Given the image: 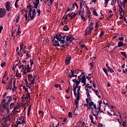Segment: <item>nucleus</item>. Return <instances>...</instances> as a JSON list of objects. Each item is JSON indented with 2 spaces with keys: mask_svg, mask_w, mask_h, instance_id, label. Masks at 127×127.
I'll use <instances>...</instances> for the list:
<instances>
[{
  "mask_svg": "<svg viewBox=\"0 0 127 127\" xmlns=\"http://www.w3.org/2000/svg\"><path fill=\"white\" fill-rule=\"evenodd\" d=\"M29 11L28 16L30 17L31 20H33L35 17V15H36V10H35L34 7L31 4H29Z\"/></svg>",
  "mask_w": 127,
  "mask_h": 127,
  "instance_id": "obj_1",
  "label": "nucleus"
},
{
  "mask_svg": "<svg viewBox=\"0 0 127 127\" xmlns=\"http://www.w3.org/2000/svg\"><path fill=\"white\" fill-rule=\"evenodd\" d=\"M81 90V86L77 85L75 86V84L73 85V94L75 97L77 95V98L80 96V91Z\"/></svg>",
  "mask_w": 127,
  "mask_h": 127,
  "instance_id": "obj_2",
  "label": "nucleus"
},
{
  "mask_svg": "<svg viewBox=\"0 0 127 127\" xmlns=\"http://www.w3.org/2000/svg\"><path fill=\"white\" fill-rule=\"evenodd\" d=\"M94 25V22L91 21L90 22L89 26H88L85 30V35H88V34H91L94 28L93 25Z\"/></svg>",
  "mask_w": 127,
  "mask_h": 127,
  "instance_id": "obj_3",
  "label": "nucleus"
},
{
  "mask_svg": "<svg viewBox=\"0 0 127 127\" xmlns=\"http://www.w3.org/2000/svg\"><path fill=\"white\" fill-rule=\"evenodd\" d=\"M62 37H63V36L59 34L58 35H56V39H57L58 41H60L62 44H65V43H67V42H65V40H62Z\"/></svg>",
  "mask_w": 127,
  "mask_h": 127,
  "instance_id": "obj_4",
  "label": "nucleus"
},
{
  "mask_svg": "<svg viewBox=\"0 0 127 127\" xmlns=\"http://www.w3.org/2000/svg\"><path fill=\"white\" fill-rule=\"evenodd\" d=\"M6 15V10L4 8H0V18H2Z\"/></svg>",
  "mask_w": 127,
  "mask_h": 127,
  "instance_id": "obj_5",
  "label": "nucleus"
},
{
  "mask_svg": "<svg viewBox=\"0 0 127 127\" xmlns=\"http://www.w3.org/2000/svg\"><path fill=\"white\" fill-rule=\"evenodd\" d=\"M24 119H25V117H21L20 118H19L20 121H21L22 122H21L20 121H18L17 122V127L18 125H22V126H24V125H25V121H24Z\"/></svg>",
  "mask_w": 127,
  "mask_h": 127,
  "instance_id": "obj_6",
  "label": "nucleus"
},
{
  "mask_svg": "<svg viewBox=\"0 0 127 127\" xmlns=\"http://www.w3.org/2000/svg\"><path fill=\"white\" fill-rule=\"evenodd\" d=\"M12 81L11 80L10 82H8L6 87H5V90L6 91H8V90H10V91H11V89H12Z\"/></svg>",
  "mask_w": 127,
  "mask_h": 127,
  "instance_id": "obj_7",
  "label": "nucleus"
},
{
  "mask_svg": "<svg viewBox=\"0 0 127 127\" xmlns=\"http://www.w3.org/2000/svg\"><path fill=\"white\" fill-rule=\"evenodd\" d=\"M56 36L54 37V39H53V40H52V42L53 43V45L55 47L60 46L59 42H58V41L55 40V38H56Z\"/></svg>",
  "mask_w": 127,
  "mask_h": 127,
  "instance_id": "obj_8",
  "label": "nucleus"
},
{
  "mask_svg": "<svg viewBox=\"0 0 127 127\" xmlns=\"http://www.w3.org/2000/svg\"><path fill=\"white\" fill-rule=\"evenodd\" d=\"M5 8L7 11H10L12 8L10 7V3L9 1H7L5 4Z\"/></svg>",
  "mask_w": 127,
  "mask_h": 127,
  "instance_id": "obj_9",
  "label": "nucleus"
},
{
  "mask_svg": "<svg viewBox=\"0 0 127 127\" xmlns=\"http://www.w3.org/2000/svg\"><path fill=\"white\" fill-rule=\"evenodd\" d=\"M75 74H78V72L76 70H70V72L69 74L68 77L71 79L72 77L75 76Z\"/></svg>",
  "mask_w": 127,
  "mask_h": 127,
  "instance_id": "obj_10",
  "label": "nucleus"
},
{
  "mask_svg": "<svg viewBox=\"0 0 127 127\" xmlns=\"http://www.w3.org/2000/svg\"><path fill=\"white\" fill-rule=\"evenodd\" d=\"M80 82L83 84L82 85L83 86H85L86 85V75H84L83 76H82L81 78Z\"/></svg>",
  "mask_w": 127,
  "mask_h": 127,
  "instance_id": "obj_11",
  "label": "nucleus"
},
{
  "mask_svg": "<svg viewBox=\"0 0 127 127\" xmlns=\"http://www.w3.org/2000/svg\"><path fill=\"white\" fill-rule=\"evenodd\" d=\"M11 98V96L6 97V99H7L6 103H7V105H10V102L12 101V99Z\"/></svg>",
  "mask_w": 127,
  "mask_h": 127,
  "instance_id": "obj_12",
  "label": "nucleus"
},
{
  "mask_svg": "<svg viewBox=\"0 0 127 127\" xmlns=\"http://www.w3.org/2000/svg\"><path fill=\"white\" fill-rule=\"evenodd\" d=\"M71 57H66L65 59V64L66 65H69L70 64V61H71Z\"/></svg>",
  "mask_w": 127,
  "mask_h": 127,
  "instance_id": "obj_13",
  "label": "nucleus"
},
{
  "mask_svg": "<svg viewBox=\"0 0 127 127\" xmlns=\"http://www.w3.org/2000/svg\"><path fill=\"white\" fill-rule=\"evenodd\" d=\"M74 39H75V38H73V37L71 36L70 35L66 36V42H68V41H70V42H72V40H74Z\"/></svg>",
  "mask_w": 127,
  "mask_h": 127,
  "instance_id": "obj_14",
  "label": "nucleus"
},
{
  "mask_svg": "<svg viewBox=\"0 0 127 127\" xmlns=\"http://www.w3.org/2000/svg\"><path fill=\"white\" fill-rule=\"evenodd\" d=\"M75 97H76V99L74 101V104L76 106V109H77V107H78V101L80 100V95H79V97H78V95H76Z\"/></svg>",
  "mask_w": 127,
  "mask_h": 127,
  "instance_id": "obj_15",
  "label": "nucleus"
},
{
  "mask_svg": "<svg viewBox=\"0 0 127 127\" xmlns=\"http://www.w3.org/2000/svg\"><path fill=\"white\" fill-rule=\"evenodd\" d=\"M81 82V77H80V76H78V80H76L75 81V86H79L80 82Z\"/></svg>",
  "mask_w": 127,
  "mask_h": 127,
  "instance_id": "obj_16",
  "label": "nucleus"
},
{
  "mask_svg": "<svg viewBox=\"0 0 127 127\" xmlns=\"http://www.w3.org/2000/svg\"><path fill=\"white\" fill-rule=\"evenodd\" d=\"M47 1H49V3H48V5L49 6H50V5H52V2H54V0H47V1L45 2V3H46Z\"/></svg>",
  "mask_w": 127,
  "mask_h": 127,
  "instance_id": "obj_17",
  "label": "nucleus"
},
{
  "mask_svg": "<svg viewBox=\"0 0 127 127\" xmlns=\"http://www.w3.org/2000/svg\"><path fill=\"white\" fill-rule=\"evenodd\" d=\"M1 106L2 108H4V110H5V109H7L8 108V106H9V105H7V103L6 102L2 104Z\"/></svg>",
  "mask_w": 127,
  "mask_h": 127,
  "instance_id": "obj_18",
  "label": "nucleus"
},
{
  "mask_svg": "<svg viewBox=\"0 0 127 127\" xmlns=\"http://www.w3.org/2000/svg\"><path fill=\"white\" fill-rule=\"evenodd\" d=\"M28 80H30L31 81V82L30 83V84H31V85L32 84L33 85H34V84H35V78H33V79H31L30 78H28Z\"/></svg>",
  "mask_w": 127,
  "mask_h": 127,
  "instance_id": "obj_19",
  "label": "nucleus"
},
{
  "mask_svg": "<svg viewBox=\"0 0 127 127\" xmlns=\"http://www.w3.org/2000/svg\"><path fill=\"white\" fill-rule=\"evenodd\" d=\"M78 11V14L80 15V16L84 15V12L82 11V10L79 9Z\"/></svg>",
  "mask_w": 127,
  "mask_h": 127,
  "instance_id": "obj_20",
  "label": "nucleus"
},
{
  "mask_svg": "<svg viewBox=\"0 0 127 127\" xmlns=\"http://www.w3.org/2000/svg\"><path fill=\"white\" fill-rule=\"evenodd\" d=\"M118 47H123V46H124V43H123V42L120 41L118 43Z\"/></svg>",
  "mask_w": 127,
  "mask_h": 127,
  "instance_id": "obj_21",
  "label": "nucleus"
},
{
  "mask_svg": "<svg viewBox=\"0 0 127 127\" xmlns=\"http://www.w3.org/2000/svg\"><path fill=\"white\" fill-rule=\"evenodd\" d=\"M98 111L97 112V113H98V114H99V113L102 114V113H104V111L101 109V106H99L98 107Z\"/></svg>",
  "mask_w": 127,
  "mask_h": 127,
  "instance_id": "obj_22",
  "label": "nucleus"
},
{
  "mask_svg": "<svg viewBox=\"0 0 127 127\" xmlns=\"http://www.w3.org/2000/svg\"><path fill=\"white\" fill-rule=\"evenodd\" d=\"M119 12H120V14H121V13H123V12H125V11L123 9V8L122 7V6L119 7Z\"/></svg>",
  "mask_w": 127,
  "mask_h": 127,
  "instance_id": "obj_23",
  "label": "nucleus"
},
{
  "mask_svg": "<svg viewBox=\"0 0 127 127\" xmlns=\"http://www.w3.org/2000/svg\"><path fill=\"white\" fill-rule=\"evenodd\" d=\"M86 14H87L88 17H90V16L91 15V12H90V9H87L86 10Z\"/></svg>",
  "mask_w": 127,
  "mask_h": 127,
  "instance_id": "obj_24",
  "label": "nucleus"
},
{
  "mask_svg": "<svg viewBox=\"0 0 127 127\" xmlns=\"http://www.w3.org/2000/svg\"><path fill=\"white\" fill-rule=\"evenodd\" d=\"M89 119L91 120V123H92V124H95L94 123V117H93L92 115L89 116Z\"/></svg>",
  "mask_w": 127,
  "mask_h": 127,
  "instance_id": "obj_25",
  "label": "nucleus"
},
{
  "mask_svg": "<svg viewBox=\"0 0 127 127\" xmlns=\"http://www.w3.org/2000/svg\"><path fill=\"white\" fill-rule=\"evenodd\" d=\"M33 4H34V8H37L38 7L39 3L33 2Z\"/></svg>",
  "mask_w": 127,
  "mask_h": 127,
  "instance_id": "obj_26",
  "label": "nucleus"
},
{
  "mask_svg": "<svg viewBox=\"0 0 127 127\" xmlns=\"http://www.w3.org/2000/svg\"><path fill=\"white\" fill-rule=\"evenodd\" d=\"M103 70L105 73L106 75L109 76V74L108 73V70L106 68H103Z\"/></svg>",
  "mask_w": 127,
  "mask_h": 127,
  "instance_id": "obj_27",
  "label": "nucleus"
},
{
  "mask_svg": "<svg viewBox=\"0 0 127 127\" xmlns=\"http://www.w3.org/2000/svg\"><path fill=\"white\" fill-rule=\"evenodd\" d=\"M16 76L19 78H21V74L18 72V70L16 72Z\"/></svg>",
  "mask_w": 127,
  "mask_h": 127,
  "instance_id": "obj_28",
  "label": "nucleus"
},
{
  "mask_svg": "<svg viewBox=\"0 0 127 127\" xmlns=\"http://www.w3.org/2000/svg\"><path fill=\"white\" fill-rule=\"evenodd\" d=\"M25 69L27 70V72L28 73H30V70H31V67H25Z\"/></svg>",
  "mask_w": 127,
  "mask_h": 127,
  "instance_id": "obj_29",
  "label": "nucleus"
},
{
  "mask_svg": "<svg viewBox=\"0 0 127 127\" xmlns=\"http://www.w3.org/2000/svg\"><path fill=\"white\" fill-rule=\"evenodd\" d=\"M94 105V102H91L90 103H88V106L89 107V109H91L92 107Z\"/></svg>",
  "mask_w": 127,
  "mask_h": 127,
  "instance_id": "obj_30",
  "label": "nucleus"
},
{
  "mask_svg": "<svg viewBox=\"0 0 127 127\" xmlns=\"http://www.w3.org/2000/svg\"><path fill=\"white\" fill-rule=\"evenodd\" d=\"M64 30V31H67V30H68V29H69V28L68 27V26L67 25H65L64 28H63Z\"/></svg>",
  "mask_w": 127,
  "mask_h": 127,
  "instance_id": "obj_31",
  "label": "nucleus"
},
{
  "mask_svg": "<svg viewBox=\"0 0 127 127\" xmlns=\"http://www.w3.org/2000/svg\"><path fill=\"white\" fill-rule=\"evenodd\" d=\"M118 6L119 7H121L123 6V4H124V3L123 2H122V1H120V2L118 1Z\"/></svg>",
  "mask_w": 127,
  "mask_h": 127,
  "instance_id": "obj_32",
  "label": "nucleus"
},
{
  "mask_svg": "<svg viewBox=\"0 0 127 127\" xmlns=\"http://www.w3.org/2000/svg\"><path fill=\"white\" fill-rule=\"evenodd\" d=\"M92 116H93V117H98L99 116V112H96L95 114L94 113V112H93Z\"/></svg>",
  "mask_w": 127,
  "mask_h": 127,
  "instance_id": "obj_33",
  "label": "nucleus"
},
{
  "mask_svg": "<svg viewBox=\"0 0 127 127\" xmlns=\"http://www.w3.org/2000/svg\"><path fill=\"white\" fill-rule=\"evenodd\" d=\"M69 7L71 9V10H73V9H75V7H74V4L73 3L72 4H70L69 5Z\"/></svg>",
  "mask_w": 127,
  "mask_h": 127,
  "instance_id": "obj_34",
  "label": "nucleus"
},
{
  "mask_svg": "<svg viewBox=\"0 0 127 127\" xmlns=\"http://www.w3.org/2000/svg\"><path fill=\"white\" fill-rule=\"evenodd\" d=\"M86 95L88 99H89V100H91V95H90V92H86Z\"/></svg>",
  "mask_w": 127,
  "mask_h": 127,
  "instance_id": "obj_35",
  "label": "nucleus"
},
{
  "mask_svg": "<svg viewBox=\"0 0 127 127\" xmlns=\"http://www.w3.org/2000/svg\"><path fill=\"white\" fill-rule=\"evenodd\" d=\"M14 105V103H13V102H12L10 103L9 107H10V109H11V110L13 108Z\"/></svg>",
  "mask_w": 127,
  "mask_h": 127,
  "instance_id": "obj_36",
  "label": "nucleus"
},
{
  "mask_svg": "<svg viewBox=\"0 0 127 127\" xmlns=\"http://www.w3.org/2000/svg\"><path fill=\"white\" fill-rule=\"evenodd\" d=\"M93 14L95 16H98V13H97V11H96V10H93Z\"/></svg>",
  "mask_w": 127,
  "mask_h": 127,
  "instance_id": "obj_37",
  "label": "nucleus"
},
{
  "mask_svg": "<svg viewBox=\"0 0 127 127\" xmlns=\"http://www.w3.org/2000/svg\"><path fill=\"white\" fill-rule=\"evenodd\" d=\"M55 87L56 89H58V88H60V87H61V85L60 84H55Z\"/></svg>",
  "mask_w": 127,
  "mask_h": 127,
  "instance_id": "obj_38",
  "label": "nucleus"
},
{
  "mask_svg": "<svg viewBox=\"0 0 127 127\" xmlns=\"http://www.w3.org/2000/svg\"><path fill=\"white\" fill-rule=\"evenodd\" d=\"M70 90H71V88L70 87H68L67 89L65 90L66 93V94H69V92L70 91Z\"/></svg>",
  "mask_w": 127,
  "mask_h": 127,
  "instance_id": "obj_39",
  "label": "nucleus"
},
{
  "mask_svg": "<svg viewBox=\"0 0 127 127\" xmlns=\"http://www.w3.org/2000/svg\"><path fill=\"white\" fill-rule=\"evenodd\" d=\"M19 27H20V26H18V29L17 32V34H16V36H17L18 35V34H19L20 33V32H21V31H19Z\"/></svg>",
  "mask_w": 127,
  "mask_h": 127,
  "instance_id": "obj_40",
  "label": "nucleus"
},
{
  "mask_svg": "<svg viewBox=\"0 0 127 127\" xmlns=\"http://www.w3.org/2000/svg\"><path fill=\"white\" fill-rule=\"evenodd\" d=\"M5 101H6L5 98H4L3 99V100L1 101V105H3V104H4V103H6V102H5Z\"/></svg>",
  "mask_w": 127,
  "mask_h": 127,
  "instance_id": "obj_41",
  "label": "nucleus"
},
{
  "mask_svg": "<svg viewBox=\"0 0 127 127\" xmlns=\"http://www.w3.org/2000/svg\"><path fill=\"white\" fill-rule=\"evenodd\" d=\"M89 83H87L85 86V88H87L88 89H92V86H89Z\"/></svg>",
  "mask_w": 127,
  "mask_h": 127,
  "instance_id": "obj_42",
  "label": "nucleus"
},
{
  "mask_svg": "<svg viewBox=\"0 0 127 127\" xmlns=\"http://www.w3.org/2000/svg\"><path fill=\"white\" fill-rule=\"evenodd\" d=\"M104 34H105V32L104 31H102L100 34L99 37H101V38H102V36H103Z\"/></svg>",
  "mask_w": 127,
  "mask_h": 127,
  "instance_id": "obj_43",
  "label": "nucleus"
},
{
  "mask_svg": "<svg viewBox=\"0 0 127 127\" xmlns=\"http://www.w3.org/2000/svg\"><path fill=\"white\" fill-rule=\"evenodd\" d=\"M13 86V89H14L15 90H16V86H15V79H14V80Z\"/></svg>",
  "mask_w": 127,
  "mask_h": 127,
  "instance_id": "obj_44",
  "label": "nucleus"
},
{
  "mask_svg": "<svg viewBox=\"0 0 127 127\" xmlns=\"http://www.w3.org/2000/svg\"><path fill=\"white\" fill-rule=\"evenodd\" d=\"M61 35H62V36H63L62 37V39H63V40H65V39H66V38H67V36H63V35H61Z\"/></svg>",
  "mask_w": 127,
  "mask_h": 127,
  "instance_id": "obj_45",
  "label": "nucleus"
},
{
  "mask_svg": "<svg viewBox=\"0 0 127 127\" xmlns=\"http://www.w3.org/2000/svg\"><path fill=\"white\" fill-rule=\"evenodd\" d=\"M30 62L31 66H32V65H33V64H34L33 60H32V59L30 60Z\"/></svg>",
  "mask_w": 127,
  "mask_h": 127,
  "instance_id": "obj_46",
  "label": "nucleus"
},
{
  "mask_svg": "<svg viewBox=\"0 0 127 127\" xmlns=\"http://www.w3.org/2000/svg\"><path fill=\"white\" fill-rule=\"evenodd\" d=\"M75 16H76V13H74L73 15H72V14H71V16L70 17H71V19H73V18H75Z\"/></svg>",
  "mask_w": 127,
  "mask_h": 127,
  "instance_id": "obj_47",
  "label": "nucleus"
},
{
  "mask_svg": "<svg viewBox=\"0 0 127 127\" xmlns=\"http://www.w3.org/2000/svg\"><path fill=\"white\" fill-rule=\"evenodd\" d=\"M39 115H41V116L42 117H43V114H44L43 112L40 111H39Z\"/></svg>",
  "mask_w": 127,
  "mask_h": 127,
  "instance_id": "obj_48",
  "label": "nucleus"
},
{
  "mask_svg": "<svg viewBox=\"0 0 127 127\" xmlns=\"http://www.w3.org/2000/svg\"><path fill=\"white\" fill-rule=\"evenodd\" d=\"M28 77L29 78V79H33V76H32V75H30V74H28Z\"/></svg>",
  "mask_w": 127,
  "mask_h": 127,
  "instance_id": "obj_49",
  "label": "nucleus"
},
{
  "mask_svg": "<svg viewBox=\"0 0 127 127\" xmlns=\"http://www.w3.org/2000/svg\"><path fill=\"white\" fill-rule=\"evenodd\" d=\"M73 4L74 7H75V6H76V8H78V4H77L76 2L73 3Z\"/></svg>",
  "mask_w": 127,
  "mask_h": 127,
  "instance_id": "obj_50",
  "label": "nucleus"
},
{
  "mask_svg": "<svg viewBox=\"0 0 127 127\" xmlns=\"http://www.w3.org/2000/svg\"><path fill=\"white\" fill-rule=\"evenodd\" d=\"M18 106H15L13 110V112H14V111H15L16 110H18Z\"/></svg>",
  "mask_w": 127,
  "mask_h": 127,
  "instance_id": "obj_51",
  "label": "nucleus"
},
{
  "mask_svg": "<svg viewBox=\"0 0 127 127\" xmlns=\"http://www.w3.org/2000/svg\"><path fill=\"white\" fill-rule=\"evenodd\" d=\"M125 39V38L124 37H121L119 38V40L121 41H124V40Z\"/></svg>",
  "mask_w": 127,
  "mask_h": 127,
  "instance_id": "obj_52",
  "label": "nucleus"
},
{
  "mask_svg": "<svg viewBox=\"0 0 127 127\" xmlns=\"http://www.w3.org/2000/svg\"><path fill=\"white\" fill-rule=\"evenodd\" d=\"M68 115L69 118H72V113H71L70 112L68 113Z\"/></svg>",
  "mask_w": 127,
  "mask_h": 127,
  "instance_id": "obj_53",
  "label": "nucleus"
},
{
  "mask_svg": "<svg viewBox=\"0 0 127 127\" xmlns=\"http://www.w3.org/2000/svg\"><path fill=\"white\" fill-rule=\"evenodd\" d=\"M1 67H4L5 66V63H2L0 64Z\"/></svg>",
  "mask_w": 127,
  "mask_h": 127,
  "instance_id": "obj_54",
  "label": "nucleus"
},
{
  "mask_svg": "<svg viewBox=\"0 0 127 127\" xmlns=\"http://www.w3.org/2000/svg\"><path fill=\"white\" fill-rule=\"evenodd\" d=\"M76 108L75 109V110H74V115L75 116H77V115H78V112H77V111H76Z\"/></svg>",
  "mask_w": 127,
  "mask_h": 127,
  "instance_id": "obj_55",
  "label": "nucleus"
},
{
  "mask_svg": "<svg viewBox=\"0 0 127 127\" xmlns=\"http://www.w3.org/2000/svg\"><path fill=\"white\" fill-rule=\"evenodd\" d=\"M26 98H28L29 99H30V93H29V92H28V93L27 94V97Z\"/></svg>",
  "mask_w": 127,
  "mask_h": 127,
  "instance_id": "obj_56",
  "label": "nucleus"
},
{
  "mask_svg": "<svg viewBox=\"0 0 127 127\" xmlns=\"http://www.w3.org/2000/svg\"><path fill=\"white\" fill-rule=\"evenodd\" d=\"M37 13H38V15H39V14H40V12H41V10H40V9H37Z\"/></svg>",
  "mask_w": 127,
  "mask_h": 127,
  "instance_id": "obj_57",
  "label": "nucleus"
},
{
  "mask_svg": "<svg viewBox=\"0 0 127 127\" xmlns=\"http://www.w3.org/2000/svg\"><path fill=\"white\" fill-rule=\"evenodd\" d=\"M94 92L96 96H98V95H99V91H98V90H94Z\"/></svg>",
  "mask_w": 127,
  "mask_h": 127,
  "instance_id": "obj_58",
  "label": "nucleus"
},
{
  "mask_svg": "<svg viewBox=\"0 0 127 127\" xmlns=\"http://www.w3.org/2000/svg\"><path fill=\"white\" fill-rule=\"evenodd\" d=\"M110 72V73H113V72H114V70L113 69H112V68H110L108 70V72Z\"/></svg>",
  "mask_w": 127,
  "mask_h": 127,
  "instance_id": "obj_59",
  "label": "nucleus"
},
{
  "mask_svg": "<svg viewBox=\"0 0 127 127\" xmlns=\"http://www.w3.org/2000/svg\"><path fill=\"white\" fill-rule=\"evenodd\" d=\"M105 0V4H108L109 1H110V0Z\"/></svg>",
  "mask_w": 127,
  "mask_h": 127,
  "instance_id": "obj_60",
  "label": "nucleus"
},
{
  "mask_svg": "<svg viewBox=\"0 0 127 127\" xmlns=\"http://www.w3.org/2000/svg\"><path fill=\"white\" fill-rule=\"evenodd\" d=\"M81 16V19H83L84 21H85V20H86V19L85 18V17H84V15L82 16Z\"/></svg>",
  "mask_w": 127,
  "mask_h": 127,
  "instance_id": "obj_61",
  "label": "nucleus"
},
{
  "mask_svg": "<svg viewBox=\"0 0 127 127\" xmlns=\"http://www.w3.org/2000/svg\"><path fill=\"white\" fill-rule=\"evenodd\" d=\"M19 20V17L17 16L16 18V22L17 23L18 22V21Z\"/></svg>",
  "mask_w": 127,
  "mask_h": 127,
  "instance_id": "obj_62",
  "label": "nucleus"
},
{
  "mask_svg": "<svg viewBox=\"0 0 127 127\" xmlns=\"http://www.w3.org/2000/svg\"><path fill=\"white\" fill-rule=\"evenodd\" d=\"M70 10H72V9H71V8L70 7V6L69 5L67 7V11H70Z\"/></svg>",
  "mask_w": 127,
  "mask_h": 127,
  "instance_id": "obj_63",
  "label": "nucleus"
},
{
  "mask_svg": "<svg viewBox=\"0 0 127 127\" xmlns=\"http://www.w3.org/2000/svg\"><path fill=\"white\" fill-rule=\"evenodd\" d=\"M98 104L99 105V107H101V105L102 104V100H99Z\"/></svg>",
  "mask_w": 127,
  "mask_h": 127,
  "instance_id": "obj_64",
  "label": "nucleus"
}]
</instances>
